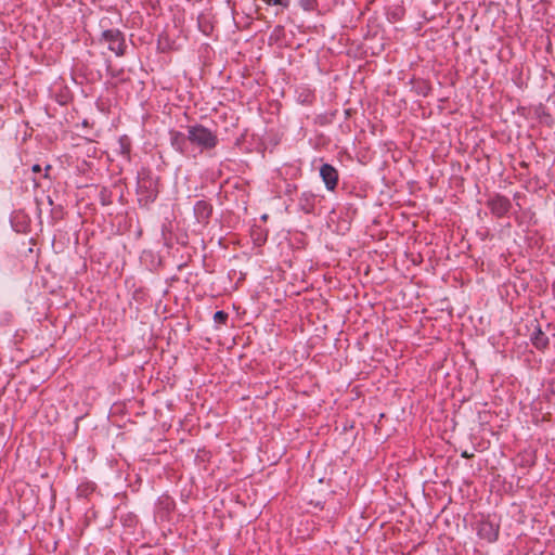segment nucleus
Instances as JSON below:
<instances>
[{"mask_svg": "<svg viewBox=\"0 0 555 555\" xmlns=\"http://www.w3.org/2000/svg\"><path fill=\"white\" fill-rule=\"evenodd\" d=\"M158 177H155L150 169H141L138 172L137 195L141 208H150L158 196Z\"/></svg>", "mask_w": 555, "mask_h": 555, "instance_id": "nucleus-1", "label": "nucleus"}, {"mask_svg": "<svg viewBox=\"0 0 555 555\" xmlns=\"http://www.w3.org/2000/svg\"><path fill=\"white\" fill-rule=\"evenodd\" d=\"M197 23H198L199 30L204 35L209 36L214 28L211 23L204 16H199Z\"/></svg>", "mask_w": 555, "mask_h": 555, "instance_id": "nucleus-14", "label": "nucleus"}, {"mask_svg": "<svg viewBox=\"0 0 555 555\" xmlns=\"http://www.w3.org/2000/svg\"><path fill=\"white\" fill-rule=\"evenodd\" d=\"M300 7L305 11H313L317 7V0H300Z\"/></svg>", "mask_w": 555, "mask_h": 555, "instance_id": "nucleus-18", "label": "nucleus"}, {"mask_svg": "<svg viewBox=\"0 0 555 555\" xmlns=\"http://www.w3.org/2000/svg\"><path fill=\"white\" fill-rule=\"evenodd\" d=\"M95 490V485L93 482H83L77 487V495L79 498H88Z\"/></svg>", "mask_w": 555, "mask_h": 555, "instance_id": "nucleus-13", "label": "nucleus"}, {"mask_svg": "<svg viewBox=\"0 0 555 555\" xmlns=\"http://www.w3.org/2000/svg\"><path fill=\"white\" fill-rule=\"evenodd\" d=\"M487 207L490 209L493 216L496 218H502L509 212L512 208V202L504 195L494 194L487 201Z\"/></svg>", "mask_w": 555, "mask_h": 555, "instance_id": "nucleus-4", "label": "nucleus"}, {"mask_svg": "<svg viewBox=\"0 0 555 555\" xmlns=\"http://www.w3.org/2000/svg\"><path fill=\"white\" fill-rule=\"evenodd\" d=\"M461 456L464 457V459H472L474 456V453H470V452L465 450V451H463L461 453Z\"/></svg>", "mask_w": 555, "mask_h": 555, "instance_id": "nucleus-21", "label": "nucleus"}, {"mask_svg": "<svg viewBox=\"0 0 555 555\" xmlns=\"http://www.w3.org/2000/svg\"><path fill=\"white\" fill-rule=\"evenodd\" d=\"M13 314L8 310H0V326H7L11 323Z\"/></svg>", "mask_w": 555, "mask_h": 555, "instance_id": "nucleus-16", "label": "nucleus"}, {"mask_svg": "<svg viewBox=\"0 0 555 555\" xmlns=\"http://www.w3.org/2000/svg\"><path fill=\"white\" fill-rule=\"evenodd\" d=\"M320 177L327 191H334L338 185V170L331 164L324 163L320 167Z\"/></svg>", "mask_w": 555, "mask_h": 555, "instance_id": "nucleus-7", "label": "nucleus"}, {"mask_svg": "<svg viewBox=\"0 0 555 555\" xmlns=\"http://www.w3.org/2000/svg\"><path fill=\"white\" fill-rule=\"evenodd\" d=\"M112 194L107 190L103 189L100 193L101 203L104 206L112 204Z\"/></svg>", "mask_w": 555, "mask_h": 555, "instance_id": "nucleus-17", "label": "nucleus"}, {"mask_svg": "<svg viewBox=\"0 0 555 555\" xmlns=\"http://www.w3.org/2000/svg\"><path fill=\"white\" fill-rule=\"evenodd\" d=\"M228 319H229V314L223 310H218L214 314V322L218 325L225 324Z\"/></svg>", "mask_w": 555, "mask_h": 555, "instance_id": "nucleus-15", "label": "nucleus"}, {"mask_svg": "<svg viewBox=\"0 0 555 555\" xmlns=\"http://www.w3.org/2000/svg\"><path fill=\"white\" fill-rule=\"evenodd\" d=\"M530 340L538 350H545L550 345L547 335L542 331L538 323L534 326L532 334L530 335Z\"/></svg>", "mask_w": 555, "mask_h": 555, "instance_id": "nucleus-9", "label": "nucleus"}, {"mask_svg": "<svg viewBox=\"0 0 555 555\" xmlns=\"http://www.w3.org/2000/svg\"><path fill=\"white\" fill-rule=\"evenodd\" d=\"M169 141L171 147L180 153L181 155L188 156L189 155V145L190 141L188 139V131L181 132L175 129H171L169 131Z\"/></svg>", "mask_w": 555, "mask_h": 555, "instance_id": "nucleus-6", "label": "nucleus"}, {"mask_svg": "<svg viewBox=\"0 0 555 555\" xmlns=\"http://www.w3.org/2000/svg\"><path fill=\"white\" fill-rule=\"evenodd\" d=\"M48 202H49V205H51V206L53 205V201L50 196H48Z\"/></svg>", "mask_w": 555, "mask_h": 555, "instance_id": "nucleus-28", "label": "nucleus"}, {"mask_svg": "<svg viewBox=\"0 0 555 555\" xmlns=\"http://www.w3.org/2000/svg\"><path fill=\"white\" fill-rule=\"evenodd\" d=\"M297 191V186L293 183H289L287 182L286 185H285V190H284V193L287 197H289V201L293 202V194H295Z\"/></svg>", "mask_w": 555, "mask_h": 555, "instance_id": "nucleus-19", "label": "nucleus"}, {"mask_svg": "<svg viewBox=\"0 0 555 555\" xmlns=\"http://www.w3.org/2000/svg\"><path fill=\"white\" fill-rule=\"evenodd\" d=\"M118 153L126 159H130L131 140L128 135L124 134L118 139Z\"/></svg>", "mask_w": 555, "mask_h": 555, "instance_id": "nucleus-12", "label": "nucleus"}, {"mask_svg": "<svg viewBox=\"0 0 555 555\" xmlns=\"http://www.w3.org/2000/svg\"><path fill=\"white\" fill-rule=\"evenodd\" d=\"M268 3L272 5H278V0H269Z\"/></svg>", "mask_w": 555, "mask_h": 555, "instance_id": "nucleus-27", "label": "nucleus"}, {"mask_svg": "<svg viewBox=\"0 0 555 555\" xmlns=\"http://www.w3.org/2000/svg\"><path fill=\"white\" fill-rule=\"evenodd\" d=\"M301 176V168L297 164H285L283 169L280 170V177H285V179L289 178L291 180H295Z\"/></svg>", "mask_w": 555, "mask_h": 555, "instance_id": "nucleus-11", "label": "nucleus"}, {"mask_svg": "<svg viewBox=\"0 0 555 555\" xmlns=\"http://www.w3.org/2000/svg\"><path fill=\"white\" fill-rule=\"evenodd\" d=\"M52 214H53V218H59L62 214V207L59 206V207L52 208Z\"/></svg>", "mask_w": 555, "mask_h": 555, "instance_id": "nucleus-20", "label": "nucleus"}, {"mask_svg": "<svg viewBox=\"0 0 555 555\" xmlns=\"http://www.w3.org/2000/svg\"><path fill=\"white\" fill-rule=\"evenodd\" d=\"M315 206V195L310 192H302L298 197L297 209L304 211L305 214H311L314 210Z\"/></svg>", "mask_w": 555, "mask_h": 555, "instance_id": "nucleus-10", "label": "nucleus"}, {"mask_svg": "<svg viewBox=\"0 0 555 555\" xmlns=\"http://www.w3.org/2000/svg\"><path fill=\"white\" fill-rule=\"evenodd\" d=\"M193 211L196 221L201 224L206 225L209 223L210 217L214 211V207L209 202L201 199L195 203Z\"/></svg>", "mask_w": 555, "mask_h": 555, "instance_id": "nucleus-8", "label": "nucleus"}, {"mask_svg": "<svg viewBox=\"0 0 555 555\" xmlns=\"http://www.w3.org/2000/svg\"><path fill=\"white\" fill-rule=\"evenodd\" d=\"M31 169H33V172H41V167L38 164L34 165Z\"/></svg>", "mask_w": 555, "mask_h": 555, "instance_id": "nucleus-25", "label": "nucleus"}, {"mask_svg": "<svg viewBox=\"0 0 555 555\" xmlns=\"http://www.w3.org/2000/svg\"><path fill=\"white\" fill-rule=\"evenodd\" d=\"M185 130L190 144L201 153L214 150L219 142L217 133L202 124L188 125Z\"/></svg>", "mask_w": 555, "mask_h": 555, "instance_id": "nucleus-2", "label": "nucleus"}, {"mask_svg": "<svg viewBox=\"0 0 555 555\" xmlns=\"http://www.w3.org/2000/svg\"><path fill=\"white\" fill-rule=\"evenodd\" d=\"M285 210L287 212H293L295 209L293 208L291 203H285Z\"/></svg>", "mask_w": 555, "mask_h": 555, "instance_id": "nucleus-22", "label": "nucleus"}, {"mask_svg": "<svg viewBox=\"0 0 555 555\" xmlns=\"http://www.w3.org/2000/svg\"><path fill=\"white\" fill-rule=\"evenodd\" d=\"M108 24V18L101 20L100 26L103 28V30L99 38V42L107 43L108 50L114 52L116 56H124L127 49L125 35L118 28H105Z\"/></svg>", "mask_w": 555, "mask_h": 555, "instance_id": "nucleus-3", "label": "nucleus"}, {"mask_svg": "<svg viewBox=\"0 0 555 555\" xmlns=\"http://www.w3.org/2000/svg\"><path fill=\"white\" fill-rule=\"evenodd\" d=\"M500 526L489 518L481 519L477 526V534L480 539L488 542H494L499 537Z\"/></svg>", "mask_w": 555, "mask_h": 555, "instance_id": "nucleus-5", "label": "nucleus"}, {"mask_svg": "<svg viewBox=\"0 0 555 555\" xmlns=\"http://www.w3.org/2000/svg\"><path fill=\"white\" fill-rule=\"evenodd\" d=\"M50 169H51V166H50V165L46 166V168H44V171H46L44 177H46V178L48 177V171H49Z\"/></svg>", "mask_w": 555, "mask_h": 555, "instance_id": "nucleus-26", "label": "nucleus"}, {"mask_svg": "<svg viewBox=\"0 0 555 555\" xmlns=\"http://www.w3.org/2000/svg\"><path fill=\"white\" fill-rule=\"evenodd\" d=\"M276 30H278V26L273 29V31H272V34L270 36V40L271 41L272 40H275V41L278 40V36L275 35Z\"/></svg>", "mask_w": 555, "mask_h": 555, "instance_id": "nucleus-23", "label": "nucleus"}, {"mask_svg": "<svg viewBox=\"0 0 555 555\" xmlns=\"http://www.w3.org/2000/svg\"><path fill=\"white\" fill-rule=\"evenodd\" d=\"M289 4V0H280V7L287 8Z\"/></svg>", "mask_w": 555, "mask_h": 555, "instance_id": "nucleus-24", "label": "nucleus"}]
</instances>
